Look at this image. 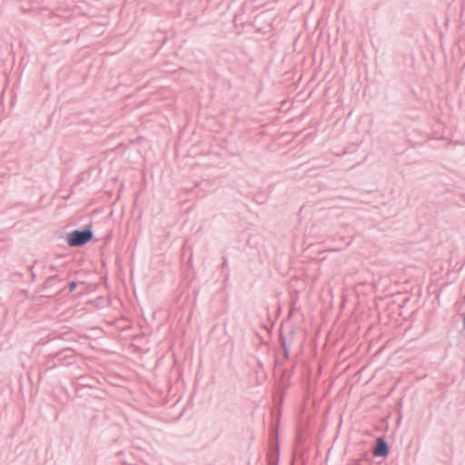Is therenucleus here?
Instances as JSON below:
<instances>
[{
	"instance_id": "39448f33",
	"label": "nucleus",
	"mask_w": 465,
	"mask_h": 465,
	"mask_svg": "<svg viewBox=\"0 0 465 465\" xmlns=\"http://www.w3.org/2000/svg\"><path fill=\"white\" fill-rule=\"evenodd\" d=\"M283 351H284V356L286 358H288L289 357V348H285Z\"/></svg>"
},
{
	"instance_id": "f03ea898",
	"label": "nucleus",
	"mask_w": 465,
	"mask_h": 465,
	"mask_svg": "<svg viewBox=\"0 0 465 465\" xmlns=\"http://www.w3.org/2000/svg\"><path fill=\"white\" fill-rule=\"evenodd\" d=\"M372 453L375 457H385L389 453V445L382 438H378Z\"/></svg>"
},
{
	"instance_id": "f257e3e1",
	"label": "nucleus",
	"mask_w": 465,
	"mask_h": 465,
	"mask_svg": "<svg viewBox=\"0 0 465 465\" xmlns=\"http://www.w3.org/2000/svg\"><path fill=\"white\" fill-rule=\"evenodd\" d=\"M93 232L90 228L84 230H74L67 236V243L71 247L82 246L91 241Z\"/></svg>"
},
{
	"instance_id": "7ed1b4c3",
	"label": "nucleus",
	"mask_w": 465,
	"mask_h": 465,
	"mask_svg": "<svg viewBox=\"0 0 465 465\" xmlns=\"http://www.w3.org/2000/svg\"><path fill=\"white\" fill-rule=\"evenodd\" d=\"M280 339H281V343H282V347L283 350L285 348H290V344H288L285 337H283L282 334H281Z\"/></svg>"
},
{
	"instance_id": "20e7f679",
	"label": "nucleus",
	"mask_w": 465,
	"mask_h": 465,
	"mask_svg": "<svg viewBox=\"0 0 465 465\" xmlns=\"http://www.w3.org/2000/svg\"><path fill=\"white\" fill-rule=\"evenodd\" d=\"M77 283L75 282H71L68 285L69 292H72L76 288Z\"/></svg>"
},
{
	"instance_id": "423d86ee",
	"label": "nucleus",
	"mask_w": 465,
	"mask_h": 465,
	"mask_svg": "<svg viewBox=\"0 0 465 465\" xmlns=\"http://www.w3.org/2000/svg\"><path fill=\"white\" fill-rule=\"evenodd\" d=\"M463 322L465 323V314H464V317H463Z\"/></svg>"
}]
</instances>
